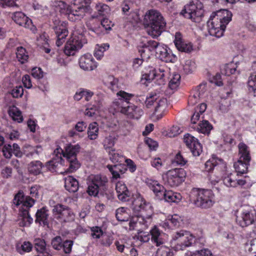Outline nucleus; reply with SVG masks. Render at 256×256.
<instances>
[{
	"label": "nucleus",
	"instance_id": "4c0bfd02",
	"mask_svg": "<svg viewBox=\"0 0 256 256\" xmlns=\"http://www.w3.org/2000/svg\"><path fill=\"white\" fill-rule=\"evenodd\" d=\"M249 163L238 160L237 162L234 164V168L237 172V175L242 174L246 172Z\"/></svg>",
	"mask_w": 256,
	"mask_h": 256
},
{
	"label": "nucleus",
	"instance_id": "c85d7f7f",
	"mask_svg": "<svg viewBox=\"0 0 256 256\" xmlns=\"http://www.w3.org/2000/svg\"><path fill=\"white\" fill-rule=\"evenodd\" d=\"M48 212L45 208L38 210L36 214L35 222L40 224L42 223L44 226L48 225Z\"/></svg>",
	"mask_w": 256,
	"mask_h": 256
},
{
	"label": "nucleus",
	"instance_id": "20e7f679",
	"mask_svg": "<svg viewBox=\"0 0 256 256\" xmlns=\"http://www.w3.org/2000/svg\"><path fill=\"white\" fill-rule=\"evenodd\" d=\"M144 25L148 26L147 32L153 38L158 37L164 30L166 22L161 13L158 10H148L144 18Z\"/></svg>",
	"mask_w": 256,
	"mask_h": 256
},
{
	"label": "nucleus",
	"instance_id": "8fccbe9b",
	"mask_svg": "<svg viewBox=\"0 0 256 256\" xmlns=\"http://www.w3.org/2000/svg\"><path fill=\"white\" fill-rule=\"evenodd\" d=\"M10 116L12 118L13 120L17 121L18 122H22L23 118L20 110L16 108L12 109L9 112Z\"/></svg>",
	"mask_w": 256,
	"mask_h": 256
},
{
	"label": "nucleus",
	"instance_id": "0eeeda50",
	"mask_svg": "<svg viewBox=\"0 0 256 256\" xmlns=\"http://www.w3.org/2000/svg\"><path fill=\"white\" fill-rule=\"evenodd\" d=\"M80 147L78 144H68L64 148L63 156L66 158L68 164V168L66 172H72L77 170L80 166L77 160V154L80 152Z\"/></svg>",
	"mask_w": 256,
	"mask_h": 256
},
{
	"label": "nucleus",
	"instance_id": "6e6552de",
	"mask_svg": "<svg viewBox=\"0 0 256 256\" xmlns=\"http://www.w3.org/2000/svg\"><path fill=\"white\" fill-rule=\"evenodd\" d=\"M236 222L242 227H245L256 222V210L249 206H242L240 215L236 216Z\"/></svg>",
	"mask_w": 256,
	"mask_h": 256
},
{
	"label": "nucleus",
	"instance_id": "13d9d810",
	"mask_svg": "<svg viewBox=\"0 0 256 256\" xmlns=\"http://www.w3.org/2000/svg\"><path fill=\"white\" fill-rule=\"evenodd\" d=\"M180 76L179 74H175L169 82L168 86L172 90H175L180 84Z\"/></svg>",
	"mask_w": 256,
	"mask_h": 256
},
{
	"label": "nucleus",
	"instance_id": "3c124183",
	"mask_svg": "<svg viewBox=\"0 0 256 256\" xmlns=\"http://www.w3.org/2000/svg\"><path fill=\"white\" fill-rule=\"evenodd\" d=\"M173 253L170 248L166 246L159 248L156 252V256H172Z\"/></svg>",
	"mask_w": 256,
	"mask_h": 256
},
{
	"label": "nucleus",
	"instance_id": "7ed1b4c3",
	"mask_svg": "<svg viewBox=\"0 0 256 256\" xmlns=\"http://www.w3.org/2000/svg\"><path fill=\"white\" fill-rule=\"evenodd\" d=\"M232 13L226 9H222L212 13L211 22H208V31L210 35L220 38L224 34L226 26L232 20Z\"/></svg>",
	"mask_w": 256,
	"mask_h": 256
},
{
	"label": "nucleus",
	"instance_id": "c9c22d12",
	"mask_svg": "<svg viewBox=\"0 0 256 256\" xmlns=\"http://www.w3.org/2000/svg\"><path fill=\"white\" fill-rule=\"evenodd\" d=\"M98 127L96 122H94L89 125L88 134V138L91 140H96L98 134Z\"/></svg>",
	"mask_w": 256,
	"mask_h": 256
},
{
	"label": "nucleus",
	"instance_id": "052dcab7",
	"mask_svg": "<svg viewBox=\"0 0 256 256\" xmlns=\"http://www.w3.org/2000/svg\"><path fill=\"white\" fill-rule=\"evenodd\" d=\"M96 8L100 15H105L110 12V8L106 4L99 3L96 5Z\"/></svg>",
	"mask_w": 256,
	"mask_h": 256
},
{
	"label": "nucleus",
	"instance_id": "58836bf2",
	"mask_svg": "<svg viewBox=\"0 0 256 256\" xmlns=\"http://www.w3.org/2000/svg\"><path fill=\"white\" fill-rule=\"evenodd\" d=\"M117 96H120V98L118 101L114 102V104L118 106L120 105V102L122 100H124L127 103H129V100L134 96V94H132L128 93L123 90L119 91L117 94Z\"/></svg>",
	"mask_w": 256,
	"mask_h": 256
},
{
	"label": "nucleus",
	"instance_id": "ea45409f",
	"mask_svg": "<svg viewBox=\"0 0 256 256\" xmlns=\"http://www.w3.org/2000/svg\"><path fill=\"white\" fill-rule=\"evenodd\" d=\"M63 159L62 156H56V158H54L52 160L47 162L46 166L49 170L54 172L56 170V168L59 164H62Z\"/></svg>",
	"mask_w": 256,
	"mask_h": 256
},
{
	"label": "nucleus",
	"instance_id": "a878e982",
	"mask_svg": "<svg viewBox=\"0 0 256 256\" xmlns=\"http://www.w3.org/2000/svg\"><path fill=\"white\" fill-rule=\"evenodd\" d=\"M238 148L240 155L239 160L246 162V163H250L251 156L248 147L245 144L240 142L238 144Z\"/></svg>",
	"mask_w": 256,
	"mask_h": 256
},
{
	"label": "nucleus",
	"instance_id": "412c9836",
	"mask_svg": "<svg viewBox=\"0 0 256 256\" xmlns=\"http://www.w3.org/2000/svg\"><path fill=\"white\" fill-rule=\"evenodd\" d=\"M174 42L176 48L180 51L190 53L193 50L192 45L190 42L186 43L182 41L180 32L176 33Z\"/></svg>",
	"mask_w": 256,
	"mask_h": 256
},
{
	"label": "nucleus",
	"instance_id": "5701e85b",
	"mask_svg": "<svg viewBox=\"0 0 256 256\" xmlns=\"http://www.w3.org/2000/svg\"><path fill=\"white\" fill-rule=\"evenodd\" d=\"M89 1H82L78 6H76V4H74L75 8H73L71 14L74 16H82L85 12H88L90 10Z\"/></svg>",
	"mask_w": 256,
	"mask_h": 256
},
{
	"label": "nucleus",
	"instance_id": "2eb2a0df",
	"mask_svg": "<svg viewBox=\"0 0 256 256\" xmlns=\"http://www.w3.org/2000/svg\"><path fill=\"white\" fill-rule=\"evenodd\" d=\"M12 20L18 25L28 28L34 32L36 28L32 20L21 12H16L12 14Z\"/></svg>",
	"mask_w": 256,
	"mask_h": 256
},
{
	"label": "nucleus",
	"instance_id": "9d476101",
	"mask_svg": "<svg viewBox=\"0 0 256 256\" xmlns=\"http://www.w3.org/2000/svg\"><path fill=\"white\" fill-rule=\"evenodd\" d=\"M186 174L184 169L174 168L168 171L163 176V179L168 185L172 187L176 186L184 180Z\"/></svg>",
	"mask_w": 256,
	"mask_h": 256
},
{
	"label": "nucleus",
	"instance_id": "bf43d9fd",
	"mask_svg": "<svg viewBox=\"0 0 256 256\" xmlns=\"http://www.w3.org/2000/svg\"><path fill=\"white\" fill-rule=\"evenodd\" d=\"M160 45V43L155 40H149L144 44V48H148L150 51L156 52L158 46Z\"/></svg>",
	"mask_w": 256,
	"mask_h": 256
},
{
	"label": "nucleus",
	"instance_id": "79ce46f5",
	"mask_svg": "<svg viewBox=\"0 0 256 256\" xmlns=\"http://www.w3.org/2000/svg\"><path fill=\"white\" fill-rule=\"evenodd\" d=\"M109 44H104L101 46L97 45L95 48L94 56L98 60H100L104 56V52L108 48Z\"/></svg>",
	"mask_w": 256,
	"mask_h": 256
},
{
	"label": "nucleus",
	"instance_id": "aec40b11",
	"mask_svg": "<svg viewBox=\"0 0 256 256\" xmlns=\"http://www.w3.org/2000/svg\"><path fill=\"white\" fill-rule=\"evenodd\" d=\"M79 64L80 68L84 70H92L97 66L93 57L90 54H85L80 57Z\"/></svg>",
	"mask_w": 256,
	"mask_h": 256
},
{
	"label": "nucleus",
	"instance_id": "473e14b6",
	"mask_svg": "<svg viewBox=\"0 0 256 256\" xmlns=\"http://www.w3.org/2000/svg\"><path fill=\"white\" fill-rule=\"evenodd\" d=\"M93 94V92L90 90L80 88L76 92L74 96V100L78 101L83 97H84L85 100L86 101H88L90 100V98Z\"/></svg>",
	"mask_w": 256,
	"mask_h": 256
},
{
	"label": "nucleus",
	"instance_id": "4d7b16f0",
	"mask_svg": "<svg viewBox=\"0 0 256 256\" xmlns=\"http://www.w3.org/2000/svg\"><path fill=\"white\" fill-rule=\"evenodd\" d=\"M62 242L61 237L60 236H56L52 239L51 244L54 250H60L62 248Z\"/></svg>",
	"mask_w": 256,
	"mask_h": 256
},
{
	"label": "nucleus",
	"instance_id": "4468645a",
	"mask_svg": "<svg viewBox=\"0 0 256 256\" xmlns=\"http://www.w3.org/2000/svg\"><path fill=\"white\" fill-rule=\"evenodd\" d=\"M184 140L194 156H198L200 155L202 152V146L197 138L187 134L184 135Z\"/></svg>",
	"mask_w": 256,
	"mask_h": 256
},
{
	"label": "nucleus",
	"instance_id": "1a4fd4ad",
	"mask_svg": "<svg viewBox=\"0 0 256 256\" xmlns=\"http://www.w3.org/2000/svg\"><path fill=\"white\" fill-rule=\"evenodd\" d=\"M86 43V40L82 34H74L72 37L66 43L64 52L67 56H73Z\"/></svg>",
	"mask_w": 256,
	"mask_h": 256
},
{
	"label": "nucleus",
	"instance_id": "9b49d317",
	"mask_svg": "<svg viewBox=\"0 0 256 256\" xmlns=\"http://www.w3.org/2000/svg\"><path fill=\"white\" fill-rule=\"evenodd\" d=\"M150 188L152 190L158 199L164 200L168 202H172L174 192L172 190L166 191L164 187L158 184L157 181L152 180L148 182Z\"/></svg>",
	"mask_w": 256,
	"mask_h": 256
},
{
	"label": "nucleus",
	"instance_id": "2f4dec72",
	"mask_svg": "<svg viewBox=\"0 0 256 256\" xmlns=\"http://www.w3.org/2000/svg\"><path fill=\"white\" fill-rule=\"evenodd\" d=\"M194 128H196V130L200 132L208 134L212 129V126L208 120H202L200 123Z\"/></svg>",
	"mask_w": 256,
	"mask_h": 256
},
{
	"label": "nucleus",
	"instance_id": "b1692460",
	"mask_svg": "<svg viewBox=\"0 0 256 256\" xmlns=\"http://www.w3.org/2000/svg\"><path fill=\"white\" fill-rule=\"evenodd\" d=\"M206 84H200L197 88V90L194 92L192 95L190 96L188 100V104L194 106L198 102L200 96L206 91Z\"/></svg>",
	"mask_w": 256,
	"mask_h": 256
},
{
	"label": "nucleus",
	"instance_id": "4be33fe9",
	"mask_svg": "<svg viewBox=\"0 0 256 256\" xmlns=\"http://www.w3.org/2000/svg\"><path fill=\"white\" fill-rule=\"evenodd\" d=\"M168 107V102L166 98H158L156 100L154 114L158 118H161Z\"/></svg>",
	"mask_w": 256,
	"mask_h": 256
},
{
	"label": "nucleus",
	"instance_id": "603ef678",
	"mask_svg": "<svg viewBox=\"0 0 256 256\" xmlns=\"http://www.w3.org/2000/svg\"><path fill=\"white\" fill-rule=\"evenodd\" d=\"M74 242L71 240H66L62 242L61 252L66 254H69L72 252Z\"/></svg>",
	"mask_w": 256,
	"mask_h": 256
},
{
	"label": "nucleus",
	"instance_id": "a18cd8bd",
	"mask_svg": "<svg viewBox=\"0 0 256 256\" xmlns=\"http://www.w3.org/2000/svg\"><path fill=\"white\" fill-rule=\"evenodd\" d=\"M161 60L166 62L174 63L176 61L177 57L167 48L164 56H161Z\"/></svg>",
	"mask_w": 256,
	"mask_h": 256
},
{
	"label": "nucleus",
	"instance_id": "423d86ee",
	"mask_svg": "<svg viewBox=\"0 0 256 256\" xmlns=\"http://www.w3.org/2000/svg\"><path fill=\"white\" fill-rule=\"evenodd\" d=\"M203 4L200 1H191L184 6L180 14L195 22H200L204 15Z\"/></svg>",
	"mask_w": 256,
	"mask_h": 256
},
{
	"label": "nucleus",
	"instance_id": "6e6d98bb",
	"mask_svg": "<svg viewBox=\"0 0 256 256\" xmlns=\"http://www.w3.org/2000/svg\"><path fill=\"white\" fill-rule=\"evenodd\" d=\"M131 192L128 189L126 191L124 190L117 194L118 199L122 202L128 201L131 198Z\"/></svg>",
	"mask_w": 256,
	"mask_h": 256
},
{
	"label": "nucleus",
	"instance_id": "6ab92c4d",
	"mask_svg": "<svg viewBox=\"0 0 256 256\" xmlns=\"http://www.w3.org/2000/svg\"><path fill=\"white\" fill-rule=\"evenodd\" d=\"M151 240L153 244L158 246L164 244L166 236L156 226H154L150 230Z\"/></svg>",
	"mask_w": 256,
	"mask_h": 256
},
{
	"label": "nucleus",
	"instance_id": "e2e57ef3",
	"mask_svg": "<svg viewBox=\"0 0 256 256\" xmlns=\"http://www.w3.org/2000/svg\"><path fill=\"white\" fill-rule=\"evenodd\" d=\"M2 152L6 158H10L12 156V146L10 144H4L2 148Z\"/></svg>",
	"mask_w": 256,
	"mask_h": 256
},
{
	"label": "nucleus",
	"instance_id": "c756f323",
	"mask_svg": "<svg viewBox=\"0 0 256 256\" xmlns=\"http://www.w3.org/2000/svg\"><path fill=\"white\" fill-rule=\"evenodd\" d=\"M22 208L20 216L22 217L19 224L21 226H29L33 222V219L32 218L29 214V208H24V206Z\"/></svg>",
	"mask_w": 256,
	"mask_h": 256
},
{
	"label": "nucleus",
	"instance_id": "ddd939ff",
	"mask_svg": "<svg viewBox=\"0 0 256 256\" xmlns=\"http://www.w3.org/2000/svg\"><path fill=\"white\" fill-rule=\"evenodd\" d=\"M53 214L55 218L61 222H72L74 219V214L68 206L58 204L54 207Z\"/></svg>",
	"mask_w": 256,
	"mask_h": 256
},
{
	"label": "nucleus",
	"instance_id": "39448f33",
	"mask_svg": "<svg viewBox=\"0 0 256 256\" xmlns=\"http://www.w3.org/2000/svg\"><path fill=\"white\" fill-rule=\"evenodd\" d=\"M214 194L210 190L194 188L190 193V200L198 207L208 208L214 203Z\"/></svg>",
	"mask_w": 256,
	"mask_h": 256
},
{
	"label": "nucleus",
	"instance_id": "f257e3e1",
	"mask_svg": "<svg viewBox=\"0 0 256 256\" xmlns=\"http://www.w3.org/2000/svg\"><path fill=\"white\" fill-rule=\"evenodd\" d=\"M132 202V208L134 212H142L141 214L134 216L137 220L136 230L142 232L150 224L153 210L151 204L146 202L140 194H136Z\"/></svg>",
	"mask_w": 256,
	"mask_h": 256
},
{
	"label": "nucleus",
	"instance_id": "a19ab883",
	"mask_svg": "<svg viewBox=\"0 0 256 256\" xmlns=\"http://www.w3.org/2000/svg\"><path fill=\"white\" fill-rule=\"evenodd\" d=\"M37 148L28 144H25L22 148V154L28 158H32L35 155L38 156V152Z\"/></svg>",
	"mask_w": 256,
	"mask_h": 256
},
{
	"label": "nucleus",
	"instance_id": "cd10ccee",
	"mask_svg": "<svg viewBox=\"0 0 256 256\" xmlns=\"http://www.w3.org/2000/svg\"><path fill=\"white\" fill-rule=\"evenodd\" d=\"M64 186L70 192H75L78 189V181L72 176H68L64 178Z\"/></svg>",
	"mask_w": 256,
	"mask_h": 256
},
{
	"label": "nucleus",
	"instance_id": "37998d69",
	"mask_svg": "<svg viewBox=\"0 0 256 256\" xmlns=\"http://www.w3.org/2000/svg\"><path fill=\"white\" fill-rule=\"evenodd\" d=\"M158 98V95L154 92H152L148 94L145 100L146 106L149 108L152 106H155L156 100Z\"/></svg>",
	"mask_w": 256,
	"mask_h": 256
},
{
	"label": "nucleus",
	"instance_id": "49530a36",
	"mask_svg": "<svg viewBox=\"0 0 256 256\" xmlns=\"http://www.w3.org/2000/svg\"><path fill=\"white\" fill-rule=\"evenodd\" d=\"M116 138L114 136H109L106 137L103 142L104 147L106 150H110L113 149L115 144Z\"/></svg>",
	"mask_w": 256,
	"mask_h": 256
},
{
	"label": "nucleus",
	"instance_id": "338daca9",
	"mask_svg": "<svg viewBox=\"0 0 256 256\" xmlns=\"http://www.w3.org/2000/svg\"><path fill=\"white\" fill-rule=\"evenodd\" d=\"M24 94V89L22 86H16L14 88L11 92L14 98H18L21 97Z\"/></svg>",
	"mask_w": 256,
	"mask_h": 256
},
{
	"label": "nucleus",
	"instance_id": "680f3d73",
	"mask_svg": "<svg viewBox=\"0 0 256 256\" xmlns=\"http://www.w3.org/2000/svg\"><path fill=\"white\" fill-rule=\"evenodd\" d=\"M187 160H186L180 152H178L172 160L173 164H176L178 165L182 166L186 164Z\"/></svg>",
	"mask_w": 256,
	"mask_h": 256
},
{
	"label": "nucleus",
	"instance_id": "774afa93",
	"mask_svg": "<svg viewBox=\"0 0 256 256\" xmlns=\"http://www.w3.org/2000/svg\"><path fill=\"white\" fill-rule=\"evenodd\" d=\"M192 256H215L212 252L207 249L201 250H197L194 252Z\"/></svg>",
	"mask_w": 256,
	"mask_h": 256
},
{
	"label": "nucleus",
	"instance_id": "f8f14e48",
	"mask_svg": "<svg viewBox=\"0 0 256 256\" xmlns=\"http://www.w3.org/2000/svg\"><path fill=\"white\" fill-rule=\"evenodd\" d=\"M38 194V190L36 186H32L30 189V194L32 198L28 196L24 197L23 192L19 191L15 195L13 200V202L16 206H18L22 204V206L26 207V208H31L35 202L33 198H36Z\"/></svg>",
	"mask_w": 256,
	"mask_h": 256
},
{
	"label": "nucleus",
	"instance_id": "f704fd0d",
	"mask_svg": "<svg viewBox=\"0 0 256 256\" xmlns=\"http://www.w3.org/2000/svg\"><path fill=\"white\" fill-rule=\"evenodd\" d=\"M42 168V163L39 160L32 162L28 166V170L30 174L38 175L41 172Z\"/></svg>",
	"mask_w": 256,
	"mask_h": 256
},
{
	"label": "nucleus",
	"instance_id": "f03ea898",
	"mask_svg": "<svg viewBox=\"0 0 256 256\" xmlns=\"http://www.w3.org/2000/svg\"><path fill=\"white\" fill-rule=\"evenodd\" d=\"M132 202V208L134 212H142L141 214L134 216L137 220L136 230L142 232L150 224L153 210L151 204L146 202L140 194H136Z\"/></svg>",
	"mask_w": 256,
	"mask_h": 256
},
{
	"label": "nucleus",
	"instance_id": "f3484780",
	"mask_svg": "<svg viewBox=\"0 0 256 256\" xmlns=\"http://www.w3.org/2000/svg\"><path fill=\"white\" fill-rule=\"evenodd\" d=\"M119 108L122 113L126 114L131 118L138 119L144 113L140 108L132 104L127 106H121Z\"/></svg>",
	"mask_w": 256,
	"mask_h": 256
},
{
	"label": "nucleus",
	"instance_id": "5fc2aeb1",
	"mask_svg": "<svg viewBox=\"0 0 256 256\" xmlns=\"http://www.w3.org/2000/svg\"><path fill=\"white\" fill-rule=\"evenodd\" d=\"M108 153L110 158L112 162L116 163L122 162L121 159L122 158V156L118 151H116L115 150H112L108 151Z\"/></svg>",
	"mask_w": 256,
	"mask_h": 256
},
{
	"label": "nucleus",
	"instance_id": "09e8293b",
	"mask_svg": "<svg viewBox=\"0 0 256 256\" xmlns=\"http://www.w3.org/2000/svg\"><path fill=\"white\" fill-rule=\"evenodd\" d=\"M196 68V64L192 60H186L183 66V70L186 74L192 73Z\"/></svg>",
	"mask_w": 256,
	"mask_h": 256
},
{
	"label": "nucleus",
	"instance_id": "bb28decb",
	"mask_svg": "<svg viewBox=\"0 0 256 256\" xmlns=\"http://www.w3.org/2000/svg\"><path fill=\"white\" fill-rule=\"evenodd\" d=\"M34 248L38 252L42 254V256H52L49 250L46 248V243L44 240L37 238L34 240Z\"/></svg>",
	"mask_w": 256,
	"mask_h": 256
},
{
	"label": "nucleus",
	"instance_id": "de8ad7c7",
	"mask_svg": "<svg viewBox=\"0 0 256 256\" xmlns=\"http://www.w3.org/2000/svg\"><path fill=\"white\" fill-rule=\"evenodd\" d=\"M248 85L250 92L256 93V72L250 74L248 78Z\"/></svg>",
	"mask_w": 256,
	"mask_h": 256
},
{
	"label": "nucleus",
	"instance_id": "dca6fc26",
	"mask_svg": "<svg viewBox=\"0 0 256 256\" xmlns=\"http://www.w3.org/2000/svg\"><path fill=\"white\" fill-rule=\"evenodd\" d=\"M187 240V241H190L192 240V234L188 231L181 230L176 232L172 237L171 243L174 245L175 248L176 246H180V244H184V240Z\"/></svg>",
	"mask_w": 256,
	"mask_h": 256
},
{
	"label": "nucleus",
	"instance_id": "e433bc0d",
	"mask_svg": "<svg viewBox=\"0 0 256 256\" xmlns=\"http://www.w3.org/2000/svg\"><path fill=\"white\" fill-rule=\"evenodd\" d=\"M16 55L18 61L21 64L25 63L28 58V56L26 50L22 46L17 48Z\"/></svg>",
	"mask_w": 256,
	"mask_h": 256
},
{
	"label": "nucleus",
	"instance_id": "864d4df0",
	"mask_svg": "<svg viewBox=\"0 0 256 256\" xmlns=\"http://www.w3.org/2000/svg\"><path fill=\"white\" fill-rule=\"evenodd\" d=\"M87 184H88L87 192L90 196H96L98 193L99 189L100 188L96 186L94 183H92L90 182H88V180Z\"/></svg>",
	"mask_w": 256,
	"mask_h": 256
},
{
	"label": "nucleus",
	"instance_id": "393cba45",
	"mask_svg": "<svg viewBox=\"0 0 256 256\" xmlns=\"http://www.w3.org/2000/svg\"><path fill=\"white\" fill-rule=\"evenodd\" d=\"M87 180L88 182L94 183L99 188H103L108 182V179L106 176L102 174L90 175Z\"/></svg>",
	"mask_w": 256,
	"mask_h": 256
},
{
	"label": "nucleus",
	"instance_id": "7c9ffc66",
	"mask_svg": "<svg viewBox=\"0 0 256 256\" xmlns=\"http://www.w3.org/2000/svg\"><path fill=\"white\" fill-rule=\"evenodd\" d=\"M224 184L228 187H236L238 186H243L246 181L243 179H233L231 176L225 177L223 180Z\"/></svg>",
	"mask_w": 256,
	"mask_h": 256
},
{
	"label": "nucleus",
	"instance_id": "69168bd1",
	"mask_svg": "<svg viewBox=\"0 0 256 256\" xmlns=\"http://www.w3.org/2000/svg\"><path fill=\"white\" fill-rule=\"evenodd\" d=\"M91 232V236L94 238H99L103 234L102 229L98 226L92 228Z\"/></svg>",
	"mask_w": 256,
	"mask_h": 256
},
{
	"label": "nucleus",
	"instance_id": "0e129e2a",
	"mask_svg": "<svg viewBox=\"0 0 256 256\" xmlns=\"http://www.w3.org/2000/svg\"><path fill=\"white\" fill-rule=\"evenodd\" d=\"M32 75L36 79H40L44 76V72L40 68L36 67L32 70Z\"/></svg>",
	"mask_w": 256,
	"mask_h": 256
},
{
	"label": "nucleus",
	"instance_id": "72a5a7b5",
	"mask_svg": "<svg viewBox=\"0 0 256 256\" xmlns=\"http://www.w3.org/2000/svg\"><path fill=\"white\" fill-rule=\"evenodd\" d=\"M128 210L124 207L118 208L116 211V220L120 222L128 221L130 216L127 212Z\"/></svg>",
	"mask_w": 256,
	"mask_h": 256
},
{
	"label": "nucleus",
	"instance_id": "c03bdc74",
	"mask_svg": "<svg viewBox=\"0 0 256 256\" xmlns=\"http://www.w3.org/2000/svg\"><path fill=\"white\" fill-rule=\"evenodd\" d=\"M106 167L112 174L113 178H120V172H122L121 168L122 166L121 164H108Z\"/></svg>",
	"mask_w": 256,
	"mask_h": 256
},
{
	"label": "nucleus",
	"instance_id": "a211bd4d",
	"mask_svg": "<svg viewBox=\"0 0 256 256\" xmlns=\"http://www.w3.org/2000/svg\"><path fill=\"white\" fill-rule=\"evenodd\" d=\"M54 30L57 37L56 45L59 47L64 42L66 38L68 35V32L64 22H62L60 24L54 26Z\"/></svg>",
	"mask_w": 256,
	"mask_h": 256
}]
</instances>
